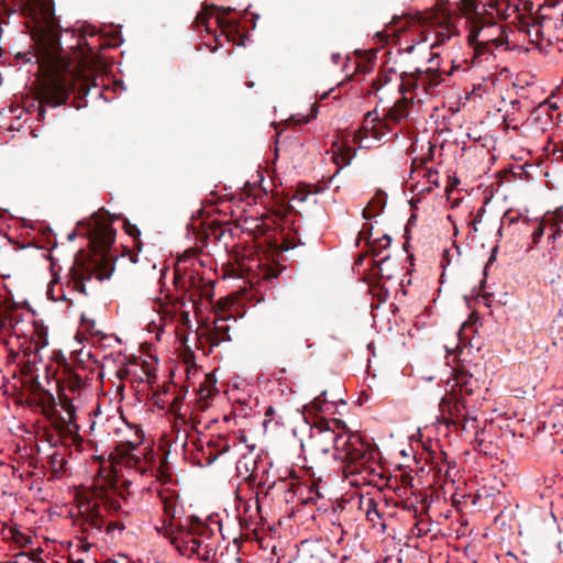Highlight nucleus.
<instances>
[{
  "instance_id": "79ce46f5",
  "label": "nucleus",
  "mask_w": 563,
  "mask_h": 563,
  "mask_svg": "<svg viewBox=\"0 0 563 563\" xmlns=\"http://www.w3.org/2000/svg\"><path fill=\"white\" fill-rule=\"evenodd\" d=\"M58 457H59V455H58L57 453H54V454L51 456L52 465H55V463H57Z\"/></svg>"
},
{
  "instance_id": "a878e982",
  "label": "nucleus",
  "mask_w": 563,
  "mask_h": 563,
  "mask_svg": "<svg viewBox=\"0 0 563 563\" xmlns=\"http://www.w3.org/2000/svg\"><path fill=\"white\" fill-rule=\"evenodd\" d=\"M460 419H463L464 421H476V415L475 410L473 409V406L470 405V407L464 410L463 415L460 417Z\"/></svg>"
},
{
  "instance_id": "bf43d9fd",
  "label": "nucleus",
  "mask_w": 563,
  "mask_h": 563,
  "mask_svg": "<svg viewBox=\"0 0 563 563\" xmlns=\"http://www.w3.org/2000/svg\"><path fill=\"white\" fill-rule=\"evenodd\" d=\"M434 174L437 175V174H438V172L435 170V172H434ZM429 175H430V176H433V170H432V169L429 172Z\"/></svg>"
},
{
  "instance_id": "58836bf2",
  "label": "nucleus",
  "mask_w": 563,
  "mask_h": 563,
  "mask_svg": "<svg viewBox=\"0 0 563 563\" xmlns=\"http://www.w3.org/2000/svg\"><path fill=\"white\" fill-rule=\"evenodd\" d=\"M121 352L119 353L118 355V358H113V363H119V364H124L125 363V360H126V356H123V360H121Z\"/></svg>"
},
{
  "instance_id": "13d9d810",
  "label": "nucleus",
  "mask_w": 563,
  "mask_h": 563,
  "mask_svg": "<svg viewBox=\"0 0 563 563\" xmlns=\"http://www.w3.org/2000/svg\"><path fill=\"white\" fill-rule=\"evenodd\" d=\"M399 91H400L401 93H404V91H405V90H404V85H402V84L399 86Z\"/></svg>"
},
{
  "instance_id": "4be33fe9",
  "label": "nucleus",
  "mask_w": 563,
  "mask_h": 563,
  "mask_svg": "<svg viewBox=\"0 0 563 563\" xmlns=\"http://www.w3.org/2000/svg\"><path fill=\"white\" fill-rule=\"evenodd\" d=\"M465 1V7L470 10H473L474 13L476 15L481 14L482 11L485 10V4H483L482 2H476V1H473V0H464Z\"/></svg>"
},
{
  "instance_id": "c03bdc74",
  "label": "nucleus",
  "mask_w": 563,
  "mask_h": 563,
  "mask_svg": "<svg viewBox=\"0 0 563 563\" xmlns=\"http://www.w3.org/2000/svg\"><path fill=\"white\" fill-rule=\"evenodd\" d=\"M113 267H110V263L108 262V275H107V278L108 280L110 279L111 275H112V272H113Z\"/></svg>"
},
{
  "instance_id": "c756f323",
  "label": "nucleus",
  "mask_w": 563,
  "mask_h": 563,
  "mask_svg": "<svg viewBox=\"0 0 563 563\" xmlns=\"http://www.w3.org/2000/svg\"><path fill=\"white\" fill-rule=\"evenodd\" d=\"M497 253H498V246H494L492 249L488 262L486 263V265L484 267V275H486V271H487L488 265L493 264L496 261Z\"/></svg>"
},
{
  "instance_id": "a18cd8bd",
  "label": "nucleus",
  "mask_w": 563,
  "mask_h": 563,
  "mask_svg": "<svg viewBox=\"0 0 563 563\" xmlns=\"http://www.w3.org/2000/svg\"><path fill=\"white\" fill-rule=\"evenodd\" d=\"M478 221H481L479 216H477V217L475 218V221H474V223H473V231H474V232H476V231H477V227H476V225H477V222H478Z\"/></svg>"
},
{
  "instance_id": "a211bd4d",
  "label": "nucleus",
  "mask_w": 563,
  "mask_h": 563,
  "mask_svg": "<svg viewBox=\"0 0 563 563\" xmlns=\"http://www.w3.org/2000/svg\"><path fill=\"white\" fill-rule=\"evenodd\" d=\"M123 43L121 32L112 23H108V48L118 47Z\"/></svg>"
},
{
  "instance_id": "864d4df0",
  "label": "nucleus",
  "mask_w": 563,
  "mask_h": 563,
  "mask_svg": "<svg viewBox=\"0 0 563 563\" xmlns=\"http://www.w3.org/2000/svg\"><path fill=\"white\" fill-rule=\"evenodd\" d=\"M351 159H352L351 157L346 158L345 162L343 163V166L350 165Z\"/></svg>"
},
{
  "instance_id": "2f4dec72",
  "label": "nucleus",
  "mask_w": 563,
  "mask_h": 563,
  "mask_svg": "<svg viewBox=\"0 0 563 563\" xmlns=\"http://www.w3.org/2000/svg\"><path fill=\"white\" fill-rule=\"evenodd\" d=\"M108 563H130V560L126 555L119 553L117 559H109Z\"/></svg>"
},
{
  "instance_id": "b1692460",
  "label": "nucleus",
  "mask_w": 563,
  "mask_h": 563,
  "mask_svg": "<svg viewBox=\"0 0 563 563\" xmlns=\"http://www.w3.org/2000/svg\"><path fill=\"white\" fill-rule=\"evenodd\" d=\"M327 401V390H323L319 396L312 400V406L317 410H322L323 404Z\"/></svg>"
},
{
  "instance_id": "423d86ee",
  "label": "nucleus",
  "mask_w": 563,
  "mask_h": 563,
  "mask_svg": "<svg viewBox=\"0 0 563 563\" xmlns=\"http://www.w3.org/2000/svg\"><path fill=\"white\" fill-rule=\"evenodd\" d=\"M77 46L84 52L95 67L104 66L102 51L106 48V36L95 26H81L79 30Z\"/></svg>"
},
{
  "instance_id": "4468645a",
  "label": "nucleus",
  "mask_w": 563,
  "mask_h": 563,
  "mask_svg": "<svg viewBox=\"0 0 563 563\" xmlns=\"http://www.w3.org/2000/svg\"><path fill=\"white\" fill-rule=\"evenodd\" d=\"M454 380L455 385L460 387L461 395L471 396L478 386L477 379H475L472 374L464 371H457Z\"/></svg>"
},
{
  "instance_id": "393cba45",
  "label": "nucleus",
  "mask_w": 563,
  "mask_h": 563,
  "mask_svg": "<svg viewBox=\"0 0 563 563\" xmlns=\"http://www.w3.org/2000/svg\"><path fill=\"white\" fill-rule=\"evenodd\" d=\"M103 360H106V355H102L101 360H95V364L97 365V378L101 380V384H103L104 377V366L102 364Z\"/></svg>"
},
{
  "instance_id": "e433bc0d",
  "label": "nucleus",
  "mask_w": 563,
  "mask_h": 563,
  "mask_svg": "<svg viewBox=\"0 0 563 563\" xmlns=\"http://www.w3.org/2000/svg\"><path fill=\"white\" fill-rule=\"evenodd\" d=\"M341 58H342V57H341V54H340V53H333V54H332V56H331V59H332V62H333L335 65H338V64L340 63Z\"/></svg>"
},
{
  "instance_id": "8fccbe9b",
  "label": "nucleus",
  "mask_w": 563,
  "mask_h": 563,
  "mask_svg": "<svg viewBox=\"0 0 563 563\" xmlns=\"http://www.w3.org/2000/svg\"><path fill=\"white\" fill-rule=\"evenodd\" d=\"M558 548H559L560 552H563V540H560L558 542Z\"/></svg>"
},
{
  "instance_id": "473e14b6",
  "label": "nucleus",
  "mask_w": 563,
  "mask_h": 563,
  "mask_svg": "<svg viewBox=\"0 0 563 563\" xmlns=\"http://www.w3.org/2000/svg\"><path fill=\"white\" fill-rule=\"evenodd\" d=\"M416 221H417V214L412 213L410 216V218L408 219V222H407V225H406V231H405L406 235L409 234V229L408 228L410 225H415Z\"/></svg>"
},
{
  "instance_id": "20e7f679",
  "label": "nucleus",
  "mask_w": 563,
  "mask_h": 563,
  "mask_svg": "<svg viewBox=\"0 0 563 563\" xmlns=\"http://www.w3.org/2000/svg\"><path fill=\"white\" fill-rule=\"evenodd\" d=\"M108 437L112 443H108V489L111 485L112 460L123 456L135 450L141 438L134 426L129 423L122 415L108 416Z\"/></svg>"
},
{
  "instance_id": "f257e3e1",
  "label": "nucleus",
  "mask_w": 563,
  "mask_h": 563,
  "mask_svg": "<svg viewBox=\"0 0 563 563\" xmlns=\"http://www.w3.org/2000/svg\"><path fill=\"white\" fill-rule=\"evenodd\" d=\"M104 208L89 219L78 222V234L88 240L89 253L80 250L71 267L73 277L80 282L81 291H85V282L96 279L102 283L106 278V218ZM77 231L67 235L68 241L75 240Z\"/></svg>"
},
{
  "instance_id": "9b49d317",
  "label": "nucleus",
  "mask_w": 563,
  "mask_h": 563,
  "mask_svg": "<svg viewBox=\"0 0 563 563\" xmlns=\"http://www.w3.org/2000/svg\"><path fill=\"white\" fill-rule=\"evenodd\" d=\"M442 407H446L451 418L460 419L464 410L470 407V402L465 395H454L452 398H443L441 401Z\"/></svg>"
},
{
  "instance_id": "de8ad7c7",
  "label": "nucleus",
  "mask_w": 563,
  "mask_h": 563,
  "mask_svg": "<svg viewBox=\"0 0 563 563\" xmlns=\"http://www.w3.org/2000/svg\"><path fill=\"white\" fill-rule=\"evenodd\" d=\"M343 159H344V157H343V156L335 157V158H334V163H335L336 165H340V164H341V161H343Z\"/></svg>"
},
{
  "instance_id": "37998d69",
  "label": "nucleus",
  "mask_w": 563,
  "mask_h": 563,
  "mask_svg": "<svg viewBox=\"0 0 563 563\" xmlns=\"http://www.w3.org/2000/svg\"><path fill=\"white\" fill-rule=\"evenodd\" d=\"M365 256H366L365 254H360L357 260H356V264H358V265L362 264L364 258H365Z\"/></svg>"
},
{
  "instance_id": "6e6552de",
  "label": "nucleus",
  "mask_w": 563,
  "mask_h": 563,
  "mask_svg": "<svg viewBox=\"0 0 563 563\" xmlns=\"http://www.w3.org/2000/svg\"><path fill=\"white\" fill-rule=\"evenodd\" d=\"M221 521L218 515H211L207 518V521L199 519L196 516L188 518L185 526H180L178 530L190 531L198 537H203L205 540H210L216 531H221Z\"/></svg>"
},
{
  "instance_id": "ddd939ff",
  "label": "nucleus",
  "mask_w": 563,
  "mask_h": 563,
  "mask_svg": "<svg viewBox=\"0 0 563 563\" xmlns=\"http://www.w3.org/2000/svg\"><path fill=\"white\" fill-rule=\"evenodd\" d=\"M58 400H59V406L62 409L60 420L67 427L73 426L74 421L76 419V408L73 404V400L64 393L58 395Z\"/></svg>"
},
{
  "instance_id": "9d476101",
  "label": "nucleus",
  "mask_w": 563,
  "mask_h": 563,
  "mask_svg": "<svg viewBox=\"0 0 563 563\" xmlns=\"http://www.w3.org/2000/svg\"><path fill=\"white\" fill-rule=\"evenodd\" d=\"M391 244V238L388 234H384L380 239H377L375 242L368 241L367 245L369 246V253L376 260L379 258L377 262V266L382 269L383 263L387 262L389 260V255H384L383 252L387 250Z\"/></svg>"
},
{
  "instance_id": "a19ab883",
  "label": "nucleus",
  "mask_w": 563,
  "mask_h": 563,
  "mask_svg": "<svg viewBox=\"0 0 563 563\" xmlns=\"http://www.w3.org/2000/svg\"><path fill=\"white\" fill-rule=\"evenodd\" d=\"M533 29H534V32H536V40L539 38V36L541 35L542 31H541V27L540 26H536L533 25Z\"/></svg>"
},
{
  "instance_id": "09e8293b",
  "label": "nucleus",
  "mask_w": 563,
  "mask_h": 563,
  "mask_svg": "<svg viewBox=\"0 0 563 563\" xmlns=\"http://www.w3.org/2000/svg\"><path fill=\"white\" fill-rule=\"evenodd\" d=\"M375 114H376V110H374V111H368V112L366 113V118H367V119H369V118H372V117H373V115H375Z\"/></svg>"
},
{
  "instance_id": "f3484780",
  "label": "nucleus",
  "mask_w": 563,
  "mask_h": 563,
  "mask_svg": "<svg viewBox=\"0 0 563 563\" xmlns=\"http://www.w3.org/2000/svg\"><path fill=\"white\" fill-rule=\"evenodd\" d=\"M409 115L407 104L405 101H397L394 107L389 109V118L395 122H401Z\"/></svg>"
},
{
  "instance_id": "aec40b11",
  "label": "nucleus",
  "mask_w": 563,
  "mask_h": 563,
  "mask_svg": "<svg viewBox=\"0 0 563 563\" xmlns=\"http://www.w3.org/2000/svg\"><path fill=\"white\" fill-rule=\"evenodd\" d=\"M366 518L368 521L375 523L376 520L382 518V514L378 510V506L374 499H368L366 508Z\"/></svg>"
},
{
  "instance_id": "6ab92c4d",
  "label": "nucleus",
  "mask_w": 563,
  "mask_h": 563,
  "mask_svg": "<svg viewBox=\"0 0 563 563\" xmlns=\"http://www.w3.org/2000/svg\"><path fill=\"white\" fill-rule=\"evenodd\" d=\"M91 379H92V377H90L89 375H86L85 377H82L78 373H69L68 378H67V384H68V387L73 391H76V390L80 389L86 384L87 380H91Z\"/></svg>"
},
{
  "instance_id": "7ed1b4c3",
  "label": "nucleus",
  "mask_w": 563,
  "mask_h": 563,
  "mask_svg": "<svg viewBox=\"0 0 563 563\" xmlns=\"http://www.w3.org/2000/svg\"><path fill=\"white\" fill-rule=\"evenodd\" d=\"M92 482L86 497L85 512L88 525L101 532L104 525L106 510V477L103 476V455H93L90 464Z\"/></svg>"
},
{
  "instance_id": "052dcab7",
  "label": "nucleus",
  "mask_w": 563,
  "mask_h": 563,
  "mask_svg": "<svg viewBox=\"0 0 563 563\" xmlns=\"http://www.w3.org/2000/svg\"><path fill=\"white\" fill-rule=\"evenodd\" d=\"M375 121H378V117L375 115L373 119H372V122H375Z\"/></svg>"
},
{
  "instance_id": "5701e85b",
  "label": "nucleus",
  "mask_w": 563,
  "mask_h": 563,
  "mask_svg": "<svg viewBox=\"0 0 563 563\" xmlns=\"http://www.w3.org/2000/svg\"><path fill=\"white\" fill-rule=\"evenodd\" d=\"M544 234V224L542 222H539L536 227L534 231L532 232V242L539 243Z\"/></svg>"
},
{
  "instance_id": "f8f14e48",
  "label": "nucleus",
  "mask_w": 563,
  "mask_h": 563,
  "mask_svg": "<svg viewBox=\"0 0 563 563\" xmlns=\"http://www.w3.org/2000/svg\"><path fill=\"white\" fill-rule=\"evenodd\" d=\"M162 504H163L164 514L168 518V525H167V521H165L164 526L161 528H156V530L159 534H163L166 539H168L166 537V528L169 531L173 530L170 521H172V519H174L177 516L178 508H177V503L173 497H163ZM174 531H176V530L174 529Z\"/></svg>"
},
{
  "instance_id": "680f3d73",
  "label": "nucleus",
  "mask_w": 563,
  "mask_h": 563,
  "mask_svg": "<svg viewBox=\"0 0 563 563\" xmlns=\"http://www.w3.org/2000/svg\"><path fill=\"white\" fill-rule=\"evenodd\" d=\"M14 323H15V322H13L12 320H10V327H12V328H13V327H14Z\"/></svg>"
},
{
  "instance_id": "5fc2aeb1",
  "label": "nucleus",
  "mask_w": 563,
  "mask_h": 563,
  "mask_svg": "<svg viewBox=\"0 0 563 563\" xmlns=\"http://www.w3.org/2000/svg\"><path fill=\"white\" fill-rule=\"evenodd\" d=\"M408 247H409V242H408V241H406V242L404 243V250H405V251H407V250H408Z\"/></svg>"
},
{
  "instance_id": "ea45409f",
  "label": "nucleus",
  "mask_w": 563,
  "mask_h": 563,
  "mask_svg": "<svg viewBox=\"0 0 563 563\" xmlns=\"http://www.w3.org/2000/svg\"><path fill=\"white\" fill-rule=\"evenodd\" d=\"M107 505H108V512L110 511L111 508H118L117 506H114V503L113 500L110 498V496L108 495V501H107Z\"/></svg>"
},
{
  "instance_id": "1a4fd4ad",
  "label": "nucleus",
  "mask_w": 563,
  "mask_h": 563,
  "mask_svg": "<svg viewBox=\"0 0 563 563\" xmlns=\"http://www.w3.org/2000/svg\"><path fill=\"white\" fill-rule=\"evenodd\" d=\"M346 426L343 421L334 419L331 424L327 422L325 427L320 428L319 434L321 441L331 444L332 449L336 451L342 440Z\"/></svg>"
},
{
  "instance_id": "72a5a7b5",
  "label": "nucleus",
  "mask_w": 563,
  "mask_h": 563,
  "mask_svg": "<svg viewBox=\"0 0 563 563\" xmlns=\"http://www.w3.org/2000/svg\"><path fill=\"white\" fill-rule=\"evenodd\" d=\"M174 283H175V285H176V287H177L178 289H183V288H185L184 282H180V278H179V276H178V273H177V272H175Z\"/></svg>"
},
{
  "instance_id": "39448f33",
  "label": "nucleus",
  "mask_w": 563,
  "mask_h": 563,
  "mask_svg": "<svg viewBox=\"0 0 563 563\" xmlns=\"http://www.w3.org/2000/svg\"><path fill=\"white\" fill-rule=\"evenodd\" d=\"M166 537L175 549L185 556L191 558L196 555L200 561L209 562L217 553V550L210 540L198 537L190 531L168 530L166 528Z\"/></svg>"
},
{
  "instance_id": "c85d7f7f",
  "label": "nucleus",
  "mask_w": 563,
  "mask_h": 563,
  "mask_svg": "<svg viewBox=\"0 0 563 563\" xmlns=\"http://www.w3.org/2000/svg\"><path fill=\"white\" fill-rule=\"evenodd\" d=\"M111 219H112V216L108 211V233H107V236H108V247L110 246L111 243L114 242V238H115V231L112 230L111 224H110Z\"/></svg>"
},
{
  "instance_id": "f704fd0d",
  "label": "nucleus",
  "mask_w": 563,
  "mask_h": 563,
  "mask_svg": "<svg viewBox=\"0 0 563 563\" xmlns=\"http://www.w3.org/2000/svg\"><path fill=\"white\" fill-rule=\"evenodd\" d=\"M95 427H96V421H91L90 423V427H89V442L93 443L95 442V439L92 438L93 435V431H95Z\"/></svg>"
},
{
  "instance_id": "49530a36",
  "label": "nucleus",
  "mask_w": 563,
  "mask_h": 563,
  "mask_svg": "<svg viewBox=\"0 0 563 563\" xmlns=\"http://www.w3.org/2000/svg\"><path fill=\"white\" fill-rule=\"evenodd\" d=\"M44 113H45V109L44 108H40V110H38V118L43 119L44 118Z\"/></svg>"
},
{
  "instance_id": "7c9ffc66",
  "label": "nucleus",
  "mask_w": 563,
  "mask_h": 563,
  "mask_svg": "<svg viewBox=\"0 0 563 563\" xmlns=\"http://www.w3.org/2000/svg\"><path fill=\"white\" fill-rule=\"evenodd\" d=\"M126 232L129 235L135 238V236H140L141 235V231L139 230V228L134 224H128V228H126Z\"/></svg>"
},
{
  "instance_id": "c9c22d12",
  "label": "nucleus",
  "mask_w": 563,
  "mask_h": 563,
  "mask_svg": "<svg viewBox=\"0 0 563 563\" xmlns=\"http://www.w3.org/2000/svg\"><path fill=\"white\" fill-rule=\"evenodd\" d=\"M95 418L101 415V405L100 402L97 405V407L91 411V413Z\"/></svg>"
},
{
  "instance_id": "f03ea898",
  "label": "nucleus",
  "mask_w": 563,
  "mask_h": 563,
  "mask_svg": "<svg viewBox=\"0 0 563 563\" xmlns=\"http://www.w3.org/2000/svg\"><path fill=\"white\" fill-rule=\"evenodd\" d=\"M97 78L87 75L80 65L71 63L56 69L49 78L45 90V102L52 108L65 104L70 93H77L74 106L78 109L89 104L87 98L95 100L104 98L106 84L96 82Z\"/></svg>"
},
{
  "instance_id": "0eeeda50",
  "label": "nucleus",
  "mask_w": 563,
  "mask_h": 563,
  "mask_svg": "<svg viewBox=\"0 0 563 563\" xmlns=\"http://www.w3.org/2000/svg\"><path fill=\"white\" fill-rule=\"evenodd\" d=\"M367 451L368 446L364 443L361 435L345 429L342 440L335 452L341 454L338 457L342 461L355 463L365 460Z\"/></svg>"
},
{
  "instance_id": "4d7b16f0",
  "label": "nucleus",
  "mask_w": 563,
  "mask_h": 563,
  "mask_svg": "<svg viewBox=\"0 0 563 563\" xmlns=\"http://www.w3.org/2000/svg\"><path fill=\"white\" fill-rule=\"evenodd\" d=\"M389 80H390V78L386 75L385 76V80H384V85L388 84Z\"/></svg>"
},
{
  "instance_id": "2eb2a0df",
  "label": "nucleus",
  "mask_w": 563,
  "mask_h": 563,
  "mask_svg": "<svg viewBox=\"0 0 563 563\" xmlns=\"http://www.w3.org/2000/svg\"><path fill=\"white\" fill-rule=\"evenodd\" d=\"M366 135L360 140V146L371 148L375 145V143L385 142L387 139V132L378 130L376 126L371 129L364 128ZM363 129L361 130V133Z\"/></svg>"
},
{
  "instance_id": "6e6d98bb",
  "label": "nucleus",
  "mask_w": 563,
  "mask_h": 563,
  "mask_svg": "<svg viewBox=\"0 0 563 563\" xmlns=\"http://www.w3.org/2000/svg\"><path fill=\"white\" fill-rule=\"evenodd\" d=\"M263 484H264V485H267V488H268V489L273 488V486H274V482H273V483H271V484H267V483H263Z\"/></svg>"
},
{
  "instance_id": "603ef678",
  "label": "nucleus",
  "mask_w": 563,
  "mask_h": 563,
  "mask_svg": "<svg viewBox=\"0 0 563 563\" xmlns=\"http://www.w3.org/2000/svg\"><path fill=\"white\" fill-rule=\"evenodd\" d=\"M321 451H322L323 453H328V452L330 451V446H323V448L321 449Z\"/></svg>"
},
{
  "instance_id": "4c0bfd02",
  "label": "nucleus",
  "mask_w": 563,
  "mask_h": 563,
  "mask_svg": "<svg viewBox=\"0 0 563 563\" xmlns=\"http://www.w3.org/2000/svg\"><path fill=\"white\" fill-rule=\"evenodd\" d=\"M362 217L365 219V220H371L373 218L372 213L369 212L368 208H365L363 211H362Z\"/></svg>"
},
{
  "instance_id": "412c9836",
  "label": "nucleus",
  "mask_w": 563,
  "mask_h": 563,
  "mask_svg": "<svg viewBox=\"0 0 563 563\" xmlns=\"http://www.w3.org/2000/svg\"><path fill=\"white\" fill-rule=\"evenodd\" d=\"M369 206L375 208L378 212L386 206V195L384 192L377 194L369 202Z\"/></svg>"
},
{
  "instance_id": "3c124183",
  "label": "nucleus",
  "mask_w": 563,
  "mask_h": 563,
  "mask_svg": "<svg viewBox=\"0 0 563 563\" xmlns=\"http://www.w3.org/2000/svg\"><path fill=\"white\" fill-rule=\"evenodd\" d=\"M109 336H110V335L108 334V338H109ZM111 336L115 340V342H118V343H120V342H121V340H120L115 334H112Z\"/></svg>"
},
{
  "instance_id": "bb28decb",
  "label": "nucleus",
  "mask_w": 563,
  "mask_h": 563,
  "mask_svg": "<svg viewBox=\"0 0 563 563\" xmlns=\"http://www.w3.org/2000/svg\"><path fill=\"white\" fill-rule=\"evenodd\" d=\"M124 529H125V526L123 522H119V521L113 522L108 519V528H107L108 534L112 533L114 530H118L119 532H121Z\"/></svg>"
},
{
  "instance_id": "dca6fc26",
  "label": "nucleus",
  "mask_w": 563,
  "mask_h": 563,
  "mask_svg": "<svg viewBox=\"0 0 563 563\" xmlns=\"http://www.w3.org/2000/svg\"><path fill=\"white\" fill-rule=\"evenodd\" d=\"M81 323L82 327H85V329L91 334L92 339L95 340L93 343H98L99 346L103 349L104 345L102 344V340L104 339V334L100 329L96 328V321L93 319L82 317Z\"/></svg>"
},
{
  "instance_id": "cd10ccee",
  "label": "nucleus",
  "mask_w": 563,
  "mask_h": 563,
  "mask_svg": "<svg viewBox=\"0 0 563 563\" xmlns=\"http://www.w3.org/2000/svg\"><path fill=\"white\" fill-rule=\"evenodd\" d=\"M372 229H373L372 227H367V225H364L362 228V230L358 233V238L356 240V245H358L361 239H365V240H367V242L371 241L369 238L372 235Z\"/></svg>"
}]
</instances>
